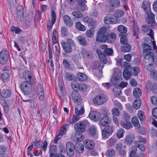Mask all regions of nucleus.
Returning a JSON list of instances; mask_svg holds the SVG:
<instances>
[{"label": "nucleus", "instance_id": "62", "mask_svg": "<svg viewBox=\"0 0 157 157\" xmlns=\"http://www.w3.org/2000/svg\"><path fill=\"white\" fill-rule=\"evenodd\" d=\"M123 116L125 121H130V116L128 113L125 111L123 112Z\"/></svg>", "mask_w": 157, "mask_h": 157}, {"label": "nucleus", "instance_id": "20", "mask_svg": "<svg viewBox=\"0 0 157 157\" xmlns=\"http://www.w3.org/2000/svg\"><path fill=\"white\" fill-rule=\"evenodd\" d=\"M120 125L122 127L127 129H129L132 127L130 121H121L120 122Z\"/></svg>", "mask_w": 157, "mask_h": 157}, {"label": "nucleus", "instance_id": "40", "mask_svg": "<svg viewBox=\"0 0 157 157\" xmlns=\"http://www.w3.org/2000/svg\"><path fill=\"white\" fill-rule=\"evenodd\" d=\"M71 14L74 17L77 18H81L83 16L82 13L78 11H74Z\"/></svg>", "mask_w": 157, "mask_h": 157}, {"label": "nucleus", "instance_id": "11", "mask_svg": "<svg viewBox=\"0 0 157 157\" xmlns=\"http://www.w3.org/2000/svg\"><path fill=\"white\" fill-rule=\"evenodd\" d=\"M8 59V52L6 51H2L0 53V63L2 65L6 64Z\"/></svg>", "mask_w": 157, "mask_h": 157}, {"label": "nucleus", "instance_id": "45", "mask_svg": "<svg viewBox=\"0 0 157 157\" xmlns=\"http://www.w3.org/2000/svg\"><path fill=\"white\" fill-rule=\"evenodd\" d=\"M79 116L74 115L73 116L72 120L70 121L69 123L71 124H73L78 121L79 120L80 117H79Z\"/></svg>", "mask_w": 157, "mask_h": 157}, {"label": "nucleus", "instance_id": "27", "mask_svg": "<svg viewBox=\"0 0 157 157\" xmlns=\"http://www.w3.org/2000/svg\"><path fill=\"white\" fill-rule=\"evenodd\" d=\"M142 7L144 10L148 12L150 11V4L148 1H144L143 3Z\"/></svg>", "mask_w": 157, "mask_h": 157}, {"label": "nucleus", "instance_id": "46", "mask_svg": "<svg viewBox=\"0 0 157 157\" xmlns=\"http://www.w3.org/2000/svg\"><path fill=\"white\" fill-rule=\"evenodd\" d=\"M65 77L68 81H71L74 79L75 77L74 75L67 73L65 74Z\"/></svg>", "mask_w": 157, "mask_h": 157}, {"label": "nucleus", "instance_id": "23", "mask_svg": "<svg viewBox=\"0 0 157 157\" xmlns=\"http://www.w3.org/2000/svg\"><path fill=\"white\" fill-rule=\"evenodd\" d=\"M134 140V136L132 134H130L127 136L124 139V141L126 144H131Z\"/></svg>", "mask_w": 157, "mask_h": 157}, {"label": "nucleus", "instance_id": "43", "mask_svg": "<svg viewBox=\"0 0 157 157\" xmlns=\"http://www.w3.org/2000/svg\"><path fill=\"white\" fill-rule=\"evenodd\" d=\"M66 124H65L61 128L59 133V136H62L65 134L67 131V129L66 127Z\"/></svg>", "mask_w": 157, "mask_h": 157}, {"label": "nucleus", "instance_id": "60", "mask_svg": "<svg viewBox=\"0 0 157 157\" xmlns=\"http://www.w3.org/2000/svg\"><path fill=\"white\" fill-rule=\"evenodd\" d=\"M121 42L124 44H128V40L126 36L122 35L121 37Z\"/></svg>", "mask_w": 157, "mask_h": 157}, {"label": "nucleus", "instance_id": "1", "mask_svg": "<svg viewBox=\"0 0 157 157\" xmlns=\"http://www.w3.org/2000/svg\"><path fill=\"white\" fill-rule=\"evenodd\" d=\"M152 45L154 50L156 49L157 47L155 45V43L152 41L148 38H146L144 43L142 44L144 54L145 55L154 54L153 50L150 45Z\"/></svg>", "mask_w": 157, "mask_h": 157}, {"label": "nucleus", "instance_id": "50", "mask_svg": "<svg viewBox=\"0 0 157 157\" xmlns=\"http://www.w3.org/2000/svg\"><path fill=\"white\" fill-rule=\"evenodd\" d=\"M111 134L105 130L104 129H103L102 132V138L103 139H106Z\"/></svg>", "mask_w": 157, "mask_h": 157}, {"label": "nucleus", "instance_id": "30", "mask_svg": "<svg viewBox=\"0 0 157 157\" xmlns=\"http://www.w3.org/2000/svg\"><path fill=\"white\" fill-rule=\"evenodd\" d=\"M76 76L78 79L81 81H84L86 80L87 79L86 76L82 73H78L77 74Z\"/></svg>", "mask_w": 157, "mask_h": 157}, {"label": "nucleus", "instance_id": "35", "mask_svg": "<svg viewBox=\"0 0 157 157\" xmlns=\"http://www.w3.org/2000/svg\"><path fill=\"white\" fill-rule=\"evenodd\" d=\"M121 50L123 52H129L131 50V47L128 44H124L121 47Z\"/></svg>", "mask_w": 157, "mask_h": 157}, {"label": "nucleus", "instance_id": "61", "mask_svg": "<svg viewBox=\"0 0 157 157\" xmlns=\"http://www.w3.org/2000/svg\"><path fill=\"white\" fill-rule=\"evenodd\" d=\"M37 93H41L44 92V89L42 84L40 83L38 84L37 87Z\"/></svg>", "mask_w": 157, "mask_h": 157}, {"label": "nucleus", "instance_id": "42", "mask_svg": "<svg viewBox=\"0 0 157 157\" xmlns=\"http://www.w3.org/2000/svg\"><path fill=\"white\" fill-rule=\"evenodd\" d=\"M141 105V101L139 99L134 101L133 103L134 108L136 109H138Z\"/></svg>", "mask_w": 157, "mask_h": 157}, {"label": "nucleus", "instance_id": "9", "mask_svg": "<svg viewBox=\"0 0 157 157\" xmlns=\"http://www.w3.org/2000/svg\"><path fill=\"white\" fill-rule=\"evenodd\" d=\"M1 96L0 97V101H4L5 98L10 97L11 94V92L9 89H2L0 90Z\"/></svg>", "mask_w": 157, "mask_h": 157}, {"label": "nucleus", "instance_id": "34", "mask_svg": "<svg viewBox=\"0 0 157 157\" xmlns=\"http://www.w3.org/2000/svg\"><path fill=\"white\" fill-rule=\"evenodd\" d=\"M97 128L94 126H91L89 128V134L91 136H93L96 134Z\"/></svg>", "mask_w": 157, "mask_h": 157}, {"label": "nucleus", "instance_id": "31", "mask_svg": "<svg viewBox=\"0 0 157 157\" xmlns=\"http://www.w3.org/2000/svg\"><path fill=\"white\" fill-rule=\"evenodd\" d=\"M56 145H52L50 147L49 151L50 153V157H54L56 156L55 153L56 152Z\"/></svg>", "mask_w": 157, "mask_h": 157}, {"label": "nucleus", "instance_id": "59", "mask_svg": "<svg viewBox=\"0 0 157 157\" xmlns=\"http://www.w3.org/2000/svg\"><path fill=\"white\" fill-rule=\"evenodd\" d=\"M10 73L5 72L2 73V78L3 80L7 79L10 76Z\"/></svg>", "mask_w": 157, "mask_h": 157}, {"label": "nucleus", "instance_id": "28", "mask_svg": "<svg viewBox=\"0 0 157 157\" xmlns=\"http://www.w3.org/2000/svg\"><path fill=\"white\" fill-rule=\"evenodd\" d=\"M150 72V75L154 80H157V71L155 70L153 67L151 70H147Z\"/></svg>", "mask_w": 157, "mask_h": 157}, {"label": "nucleus", "instance_id": "52", "mask_svg": "<svg viewBox=\"0 0 157 157\" xmlns=\"http://www.w3.org/2000/svg\"><path fill=\"white\" fill-rule=\"evenodd\" d=\"M62 34L63 36H66L68 35V32L67 28L65 27H62L61 29Z\"/></svg>", "mask_w": 157, "mask_h": 157}, {"label": "nucleus", "instance_id": "37", "mask_svg": "<svg viewBox=\"0 0 157 157\" xmlns=\"http://www.w3.org/2000/svg\"><path fill=\"white\" fill-rule=\"evenodd\" d=\"M137 116L140 121H144L145 120V116L144 112L142 110L138 111Z\"/></svg>", "mask_w": 157, "mask_h": 157}, {"label": "nucleus", "instance_id": "8", "mask_svg": "<svg viewBox=\"0 0 157 157\" xmlns=\"http://www.w3.org/2000/svg\"><path fill=\"white\" fill-rule=\"evenodd\" d=\"M121 77V72L117 70L116 72H114L113 77L111 79L112 83L114 85H117L118 83L119 80Z\"/></svg>", "mask_w": 157, "mask_h": 157}, {"label": "nucleus", "instance_id": "64", "mask_svg": "<svg viewBox=\"0 0 157 157\" xmlns=\"http://www.w3.org/2000/svg\"><path fill=\"white\" fill-rule=\"evenodd\" d=\"M82 53L84 57H86L88 58H90L91 57V55L88 51L85 50L83 51Z\"/></svg>", "mask_w": 157, "mask_h": 157}, {"label": "nucleus", "instance_id": "39", "mask_svg": "<svg viewBox=\"0 0 157 157\" xmlns=\"http://www.w3.org/2000/svg\"><path fill=\"white\" fill-rule=\"evenodd\" d=\"M75 26L80 31H83L86 30L85 26L79 22H76L75 23Z\"/></svg>", "mask_w": 157, "mask_h": 157}, {"label": "nucleus", "instance_id": "5", "mask_svg": "<svg viewBox=\"0 0 157 157\" xmlns=\"http://www.w3.org/2000/svg\"><path fill=\"white\" fill-rule=\"evenodd\" d=\"M107 100V97L105 95L101 94L94 97L93 98V102L96 105H100L105 103Z\"/></svg>", "mask_w": 157, "mask_h": 157}, {"label": "nucleus", "instance_id": "18", "mask_svg": "<svg viewBox=\"0 0 157 157\" xmlns=\"http://www.w3.org/2000/svg\"><path fill=\"white\" fill-rule=\"evenodd\" d=\"M142 28V30L145 32L147 33V34L151 37L152 39H153L154 38V33L151 29L149 28L147 25H143Z\"/></svg>", "mask_w": 157, "mask_h": 157}, {"label": "nucleus", "instance_id": "48", "mask_svg": "<svg viewBox=\"0 0 157 157\" xmlns=\"http://www.w3.org/2000/svg\"><path fill=\"white\" fill-rule=\"evenodd\" d=\"M79 84L75 81L72 82L71 83V86L73 89L77 92L78 90Z\"/></svg>", "mask_w": 157, "mask_h": 157}, {"label": "nucleus", "instance_id": "58", "mask_svg": "<svg viewBox=\"0 0 157 157\" xmlns=\"http://www.w3.org/2000/svg\"><path fill=\"white\" fill-rule=\"evenodd\" d=\"M111 17L109 15H107L105 17L104 21V23L106 24H111Z\"/></svg>", "mask_w": 157, "mask_h": 157}, {"label": "nucleus", "instance_id": "25", "mask_svg": "<svg viewBox=\"0 0 157 157\" xmlns=\"http://www.w3.org/2000/svg\"><path fill=\"white\" fill-rule=\"evenodd\" d=\"M71 96L74 101L75 103H78L81 99L80 95L77 92L75 91L72 93Z\"/></svg>", "mask_w": 157, "mask_h": 157}, {"label": "nucleus", "instance_id": "47", "mask_svg": "<svg viewBox=\"0 0 157 157\" xmlns=\"http://www.w3.org/2000/svg\"><path fill=\"white\" fill-rule=\"evenodd\" d=\"M117 30L121 33H125L127 30V28L122 25H119L117 27Z\"/></svg>", "mask_w": 157, "mask_h": 157}, {"label": "nucleus", "instance_id": "24", "mask_svg": "<svg viewBox=\"0 0 157 157\" xmlns=\"http://www.w3.org/2000/svg\"><path fill=\"white\" fill-rule=\"evenodd\" d=\"M63 64L66 68H69L70 69L72 70L75 68L74 65L72 63L68 61L66 59L63 60Z\"/></svg>", "mask_w": 157, "mask_h": 157}, {"label": "nucleus", "instance_id": "56", "mask_svg": "<svg viewBox=\"0 0 157 157\" xmlns=\"http://www.w3.org/2000/svg\"><path fill=\"white\" fill-rule=\"evenodd\" d=\"M124 14V12L122 10H117L115 13L114 15L115 17H119L122 16Z\"/></svg>", "mask_w": 157, "mask_h": 157}, {"label": "nucleus", "instance_id": "49", "mask_svg": "<svg viewBox=\"0 0 157 157\" xmlns=\"http://www.w3.org/2000/svg\"><path fill=\"white\" fill-rule=\"evenodd\" d=\"M119 4V0H111L110 3V6L113 7H117Z\"/></svg>", "mask_w": 157, "mask_h": 157}, {"label": "nucleus", "instance_id": "51", "mask_svg": "<svg viewBox=\"0 0 157 157\" xmlns=\"http://www.w3.org/2000/svg\"><path fill=\"white\" fill-rule=\"evenodd\" d=\"M57 34L55 30H54L53 32V36H52V41L53 44L57 43L58 40L57 39L56 36Z\"/></svg>", "mask_w": 157, "mask_h": 157}, {"label": "nucleus", "instance_id": "32", "mask_svg": "<svg viewBox=\"0 0 157 157\" xmlns=\"http://www.w3.org/2000/svg\"><path fill=\"white\" fill-rule=\"evenodd\" d=\"M77 39L80 44L83 46H85L87 44V42L85 38L82 36H79L77 37Z\"/></svg>", "mask_w": 157, "mask_h": 157}, {"label": "nucleus", "instance_id": "53", "mask_svg": "<svg viewBox=\"0 0 157 157\" xmlns=\"http://www.w3.org/2000/svg\"><path fill=\"white\" fill-rule=\"evenodd\" d=\"M107 37V39H110L111 41H113L116 39L117 36L115 33H110Z\"/></svg>", "mask_w": 157, "mask_h": 157}, {"label": "nucleus", "instance_id": "22", "mask_svg": "<svg viewBox=\"0 0 157 157\" xmlns=\"http://www.w3.org/2000/svg\"><path fill=\"white\" fill-rule=\"evenodd\" d=\"M96 52L100 60L104 63H106L107 62L106 59L104 54L102 53V52L100 49H97L96 50Z\"/></svg>", "mask_w": 157, "mask_h": 157}, {"label": "nucleus", "instance_id": "63", "mask_svg": "<svg viewBox=\"0 0 157 157\" xmlns=\"http://www.w3.org/2000/svg\"><path fill=\"white\" fill-rule=\"evenodd\" d=\"M112 114L114 116L117 117L120 115V112L117 109L113 108L112 109Z\"/></svg>", "mask_w": 157, "mask_h": 157}, {"label": "nucleus", "instance_id": "12", "mask_svg": "<svg viewBox=\"0 0 157 157\" xmlns=\"http://www.w3.org/2000/svg\"><path fill=\"white\" fill-rule=\"evenodd\" d=\"M89 117L95 121H98L101 118V113L97 111H91L89 115Z\"/></svg>", "mask_w": 157, "mask_h": 157}, {"label": "nucleus", "instance_id": "14", "mask_svg": "<svg viewBox=\"0 0 157 157\" xmlns=\"http://www.w3.org/2000/svg\"><path fill=\"white\" fill-rule=\"evenodd\" d=\"M132 22L133 25V35L136 36V38L137 39L139 38L138 34L140 33V28L138 26L137 21L135 20H132Z\"/></svg>", "mask_w": 157, "mask_h": 157}, {"label": "nucleus", "instance_id": "19", "mask_svg": "<svg viewBox=\"0 0 157 157\" xmlns=\"http://www.w3.org/2000/svg\"><path fill=\"white\" fill-rule=\"evenodd\" d=\"M111 119L108 116H105L103 117L100 121L101 124L103 126H105L110 123Z\"/></svg>", "mask_w": 157, "mask_h": 157}, {"label": "nucleus", "instance_id": "29", "mask_svg": "<svg viewBox=\"0 0 157 157\" xmlns=\"http://www.w3.org/2000/svg\"><path fill=\"white\" fill-rule=\"evenodd\" d=\"M123 75L124 78L126 80L129 79L132 75L131 71L129 70H124L123 72Z\"/></svg>", "mask_w": 157, "mask_h": 157}, {"label": "nucleus", "instance_id": "2", "mask_svg": "<svg viewBox=\"0 0 157 157\" xmlns=\"http://www.w3.org/2000/svg\"><path fill=\"white\" fill-rule=\"evenodd\" d=\"M157 65V56L155 58L154 54L145 55L143 59V64L147 70H151L153 67V63Z\"/></svg>", "mask_w": 157, "mask_h": 157}, {"label": "nucleus", "instance_id": "54", "mask_svg": "<svg viewBox=\"0 0 157 157\" xmlns=\"http://www.w3.org/2000/svg\"><path fill=\"white\" fill-rule=\"evenodd\" d=\"M113 52V50L111 48H107L104 50V53L107 56H111Z\"/></svg>", "mask_w": 157, "mask_h": 157}, {"label": "nucleus", "instance_id": "3", "mask_svg": "<svg viewBox=\"0 0 157 157\" xmlns=\"http://www.w3.org/2000/svg\"><path fill=\"white\" fill-rule=\"evenodd\" d=\"M67 41H63L61 44L64 51L67 53L71 52L72 51V47L75 46V44L71 39H68Z\"/></svg>", "mask_w": 157, "mask_h": 157}, {"label": "nucleus", "instance_id": "13", "mask_svg": "<svg viewBox=\"0 0 157 157\" xmlns=\"http://www.w3.org/2000/svg\"><path fill=\"white\" fill-rule=\"evenodd\" d=\"M85 112L83 104H78L75 108V114L78 116L83 115Z\"/></svg>", "mask_w": 157, "mask_h": 157}, {"label": "nucleus", "instance_id": "44", "mask_svg": "<svg viewBox=\"0 0 157 157\" xmlns=\"http://www.w3.org/2000/svg\"><path fill=\"white\" fill-rule=\"evenodd\" d=\"M133 75H136L140 71L139 68L137 67H134L131 69L130 70Z\"/></svg>", "mask_w": 157, "mask_h": 157}, {"label": "nucleus", "instance_id": "55", "mask_svg": "<svg viewBox=\"0 0 157 157\" xmlns=\"http://www.w3.org/2000/svg\"><path fill=\"white\" fill-rule=\"evenodd\" d=\"M75 150L76 151L79 153H82L84 150V147L82 144H79L76 147Z\"/></svg>", "mask_w": 157, "mask_h": 157}, {"label": "nucleus", "instance_id": "10", "mask_svg": "<svg viewBox=\"0 0 157 157\" xmlns=\"http://www.w3.org/2000/svg\"><path fill=\"white\" fill-rule=\"evenodd\" d=\"M75 146L71 142H68L66 144V150L67 155L72 156L74 155Z\"/></svg>", "mask_w": 157, "mask_h": 157}, {"label": "nucleus", "instance_id": "38", "mask_svg": "<svg viewBox=\"0 0 157 157\" xmlns=\"http://www.w3.org/2000/svg\"><path fill=\"white\" fill-rule=\"evenodd\" d=\"M124 132L123 129L122 128H119L117 130L116 136L118 138H121L123 137L124 136Z\"/></svg>", "mask_w": 157, "mask_h": 157}, {"label": "nucleus", "instance_id": "7", "mask_svg": "<svg viewBox=\"0 0 157 157\" xmlns=\"http://www.w3.org/2000/svg\"><path fill=\"white\" fill-rule=\"evenodd\" d=\"M85 120L82 122H79L75 124L74 126L75 129L77 132H84L86 131V125L85 123L87 122Z\"/></svg>", "mask_w": 157, "mask_h": 157}, {"label": "nucleus", "instance_id": "36", "mask_svg": "<svg viewBox=\"0 0 157 157\" xmlns=\"http://www.w3.org/2000/svg\"><path fill=\"white\" fill-rule=\"evenodd\" d=\"M115 151L113 149L111 148L107 151L106 155L108 157H112L115 155Z\"/></svg>", "mask_w": 157, "mask_h": 157}, {"label": "nucleus", "instance_id": "16", "mask_svg": "<svg viewBox=\"0 0 157 157\" xmlns=\"http://www.w3.org/2000/svg\"><path fill=\"white\" fill-rule=\"evenodd\" d=\"M16 15L21 21H22L24 18L23 10L24 8L22 6L19 5L17 7Z\"/></svg>", "mask_w": 157, "mask_h": 157}, {"label": "nucleus", "instance_id": "41", "mask_svg": "<svg viewBox=\"0 0 157 157\" xmlns=\"http://www.w3.org/2000/svg\"><path fill=\"white\" fill-rule=\"evenodd\" d=\"M131 122L133 125L138 128L140 127V124L138 120L136 117H134L132 119Z\"/></svg>", "mask_w": 157, "mask_h": 157}, {"label": "nucleus", "instance_id": "33", "mask_svg": "<svg viewBox=\"0 0 157 157\" xmlns=\"http://www.w3.org/2000/svg\"><path fill=\"white\" fill-rule=\"evenodd\" d=\"M133 94L135 97L136 98H138L142 94L141 90L139 88H135L133 90Z\"/></svg>", "mask_w": 157, "mask_h": 157}, {"label": "nucleus", "instance_id": "21", "mask_svg": "<svg viewBox=\"0 0 157 157\" xmlns=\"http://www.w3.org/2000/svg\"><path fill=\"white\" fill-rule=\"evenodd\" d=\"M23 77L25 78L26 82H30L33 77L32 74L28 71H25L23 73Z\"/></svg>", "mask_w": 157, "mask_h": 157}, {"label": "nucleus", "instance_id": "26", "mask_svg": "<svg viewBox=\"0 0 157 157\" xmlns=\"http://www.w3.org/2000/svg\"><path fill=\"white\" fill-rule=\"evenodd\" d=\"M84 143L86 147L90 149H92L94 146V142L90 140H86L84 141Z\"/></svg>", "mask_w": 157, "mask_h": 157}, {"label": "nucleus", "instance_id": "15", "mask_svg": "<svg viewBox=\"0 0 157 157\" xmlns=\"http://www.w3.org/2000/svg\"><path fill=\"white\" fill-rule=\"evenodd\" d=\"M147 20L149 24L151 26H154L155 25V15L150 11L147 12Z\"/></svg>", "mask_w": 157, "mask_h": 157}, {"label": "nucleus", "instance_id": "4", "mask_svg": "<svg viewBox=\"0 0 157 157\" xmlns=\"http://www.w3.org/2000/svg\"><path fill=\"white\" fill-rule=\"evenodd\" d=\"M106 33L107 29L105 27H102L100 28L98 32L96 41L99 42L105 41L107 39Z\"/></svg>", "mask_w": 157, "mask_h": 157}, {"label": "nucleus", "instance_id": "6", "mask_svg": "<svg viewBox=\"0 0 157 157\" xmlns=\"http://www.w3.org/2000/svg\"><path fill=\"white\" fill-rule=\"evenodd\" d=\"M20 87L25 95L29 94L32 91V87L30 82L24 81L21 83Z\"/></svg>", "mask_w": 157, "mask_h": 157}, {"label": "nucleus", "instance_id": "57", "mask_svg": "<svg viewBox=\"0 0 157 157\" xmlns=\"http://www.w3.org/2000/svg\"><path fill=\"white\" fill-rule=\"evenodd\" d=\"M6 147L5 146H0V156L3 157L5 154L6 150Z\"/></svg>", "mask_w": 157, "mask_h": 157}, {"label": "nucleus", "instance_id": "17", "mask_svg": "<svg viewBox=\"0 0 157 157\" xmlns=\"http://www.w3.org/2000/svg\"><path fill=\"white\" fill-rule=\"evenodd\" d=\"M64 24L67 27H71L73 24L72 20L70 17L67 15H65L63 17Z\"/></svg>", "mask_w": 157, "mask_h": 157}]
</instances>
